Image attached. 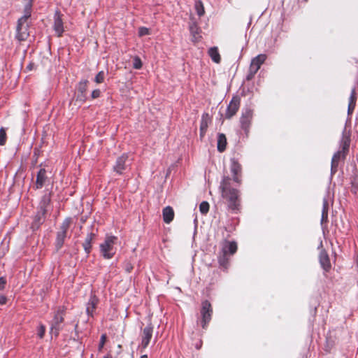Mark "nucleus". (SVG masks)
<instances>
[{
    "label": "nucleus",
    "instance_id": "nucleus-13",
    "mask_svg": "<svg viewBox=\"0 0 358 358\" xmlns=\"http://www.w3.org/2000/svg\"><path fill=\"white\" fill-rule=\"evenodd\" d=\"M53 28L58 36H62L64 31L63 22L60 13L58 12L55 14Z\"/></svg>",
    "mask_w": 358,
    "mask_h": 358
},
{
    "label": "nucleus",
    "instance_id": "nucleus-47",
    "mask_svg": "<svg viewBox=\"0 0 358 358\" xmlns=\"http://www.w3.org/2000/svg\"><path fill=\"white\" fill-rule=\"evenodd\" d=\"M357 264H358V259H357Z\"/></svg>",
    "mask_w": 358,
    "mask_h": 358
},
{
    "label": "nucleus",
    "instance_id": "nucleus-39",
    "mask_svg": "<svg viewBox=\"0 0 358 358\" xmlns=\"http://www.w3.org/2000/svg\"><path fill=\"white\" fill-rule=\"evenodd\" d=\"M100 94H101V92L99 90H94L92 92V99H96V98H98L99 96H100Z\"/></svg>",
    "mask_w": 358,
    "mask_h": 358
},
{
    "label": "nucleus",
    "instance_id": "nucleus-41",
    "mask_svg": "<svg viewBox=\"0 0 358 358\" xmlns=\"http://www.w3.org/2000/svg\"><path fill=\"white\" fill-rule=\"evenodd\" d=\"M6 302V298L3 295L0 296V305L5 304Z\"/></svg>",
    "mask_w": 358,
    "mask_h": 358
},
{
    "label": "nucleus",
    "instance_id": "nucleus-22",
    "mask_svg": "<svg viewBox=\"0 0 358 358\" xmlns=\"http://www.w3.org/2000/svg\"><path fill=\"white\" fill-rule=\"evenodd\" d=\"M50 202V195H45L43 196L40 204H39V210H41L42 215H45L47 212V207L48 206Z\"/></svg>",
    "mask_w": 358,
    "mask_h": 358
},
{
    "label": "nucleus",
    "instance_id": "nucleus-28",
    "mask_svg": "<svg viewBox=\"0 0 358 358\" xmlns=\"http://www.w3.org/2000/svg\"><path fill=\"white\" fill-rule=\"evenodd\" d=\"M194 8L196 10V12L199 16H203L205 13L204 6L203 3L198 0L196 1L194 4Z\"/></svg>",
    "mask_w": 358,
    "mask_h": 358
},
{
    "label": "nucleus",
    "instance_id": "nucleus-4",
    "mask_svg": "<svg viewBox=\"0 0 358 358\" xmlns=\"http://www.w3.org/2000/svg\"><path fill=\"white\" fill-rule=\"evenodd\" d=\"M64 309L63 308H59L55 312L51 322L50 334L55 336H57L62 329V324L64 321Z\"/></svg>",
    "mask_w": 358,
    "mask_h": 358
},
{
    "label": "nucleus",
    "instance_id": "nucleus-12",
    "mask_svg": "<svg viewBox=\"0 0 358 358\" xmlns=\"http://www.w3.org/2000/svg\"><path fill=\"white\" fill-rule=\"evenodd\" d=\"M128 159V156L127 155H122L120 157L117 158L115 165L113 167L114 171L119 173L122 174V171L126 168V163Z\"/></svg>",
    "mask_w": 358,
    "mask_h": 358
},
{
    "label": "nucleus",
    "instance_id": "nucleus-20",
    "mask_svg": "<svg viewBox=\"0 0 358 358\" xmlns=\"http://www.w3.org/2000/svg\"><path fill=\"white\" fill-rule=\"evenodd\" d=\"M98 303V299L95 296H92L87 305L86 312L88 315H92L94 309Z\"/></svg>",
    "mask_w": 358,
    "mask_h": 358
},
{
    "label": "nucleus",
    "instance_id": "nucleus-43",
    "mask_svg": "<svg viewBox=\"0 0 358 358\" xmlns=\"http://www.w3.org/2000/svg\"><path fill=\"white\" fill-rule=\"evenodd\" d=\"M220 264H221L222 265H224V260L220 259Z\"/></svg>",
    "mask_w": 358,
    "mask_h": 358
},
{
    "label": "nucleus",
    "instance_id": "nucleus-25",
    "mask_svg": "<svg viewBox=\"0 0 358 358\" xmlns=\"http://www.w3.org/2000/svg\"><path fill=\"white\" fill-rule=\"evenodd\" d=\"M87 83L88 82L87 80H84L81 81L78 85V91L80 94H78V97L80 100H85V93L87 88Z\"/></svg>",
    "mask_w": 358,
    "mask_h": 358
},
{
    "label": "nucleus",
    "instance_id": "nucleus-26",
    "mask_svg": "<svg viewBox=\"0 0 358 358\" xmlns=\"http://www.w3.org/2000/svg\"><path fill=\"white\" fill-rule=\"evenodd\" d=\"M355 103H356V93L355 90L353 89L351 92V94L349 99V104H348V114L352 113L355 107Z\"/></svg>",
    "mask_w": 358,
    "mask_h": 358
},
{
    "label": "nucleus",
    "instance_id": "nucleus-21",
    "mask_svg": "<svg viewBox=\"0 0 358 358\" xmlns=\"http://www.w3.org/2000/svg\"><path fill=\"white\" fill-rule=\"evenodd\" d=\"M237 250V245L235 242H227L222 248L224 255L229 253L234 255Z\"/></svg>",
    "mask_w": 358,
    "mask_h": 358
},
{
    "label": "nucleus",
    "instance_id": "nucleus-1",
    "mask_svg": "<svg viewBox=\"0 0 358 358\" xmlns=\"http://www.w3.org/2000/svg\"><path fill=\"white\" fill-rule=\"evenodd\" d=\"M220 188L222 189V196L227 200L229 208L232 210L237 209L239 206L238 191L230 187L229 178H225L223 179Z\"/></svg>",
    "mask_w": 358,
    "mask_h": 358
},
{
    "label": "nucleus",
    "instance_id": "nucleus-35",
    "mask_svg": "<svg viewBox=\"0 0 358 358\" xmlns=\"http://www.w3.org/2000/svg\"><path fill=\"white\" fill-rule=\"evenodd\" d=\"M106 341V334H103L101 336L100 343L99 345V351H101L102 350V348H103Z\"/></svg>",
    "mask_w": 358,
    "mask_h": 358
},
{
    "label": "nucleus",
    "instance_id": "nucleus-18",
    "mask_svg": "<svg viewBox=\"0 0 358 358\" xmlns=\"http://www.w3.org/2000/svg\"><path fill=\"white\" fill-rule=\"evenodd\" d=\"M44 216L45 215H42L41 210H38L31 224V228L34 231L38 229L40 225L43 222Z\"/></svg>",
    "mask_w": 358,
    "mask_h": 358
},
{
    "label": "nucleus",
    "instance_id": "nucleus-36",
    "mask_svg": "<svg viewBox=\"0 0 358 358\" xmlns=\"http://www.w3.org/2000/svg\"><path fill=\"white\" fill-rule=\"evenodd\" d=\"M349 143H350V140H349L348 136H344L343 137V151L342 152L343 153L345 152V150L348 149Z\"/></svg>",
    "mask_w": 358,
    "mask_h": 358
},
{
    "label": "nucleus",
    "instance_id": "nucleus-46",
    "mask_svg": "<svg viewBox=\"0 0 358 358\" xmlns=\"http://www.w3.org/2000/svg\"><path fill=\"white\" fill-rule=\"evenodd\" d=\"M120 348H121V345H118V349H120Z\"/></svg>",
    "mask_w": 358,
    "mask_h": 358
},
{
    "label": "nucleus",
    "instance_id": "nucleus-3",
    "mask_svg": "<svg viewBox=\"0 0 358 358\" xmlns=\"http://www.w3.org/2000/svg\"><path fill=\"white\" fill-rule=\"evenodd\" d=\"M117 241V238L114 236H107L103 243L100 245V252L105 259H111L115 254L116 249L115 245Z\"/></svg>",
    "mask_w": 358,
    "mask_h": 358
},
{
    "label": "nucleus",
    "instance_id": "nucleus-9",
    "mask_svg": "<svg viewBox=\"0 0 358 358\" xmlns=\"http://www.w3.org/2000/svg\"><path fill=\"white\" fill-rule=\"evenodd\" d=\"M239 106L240 99L238 97H233L227 107L225 114L226 118L229 119L234 116L238 111Z\"/></svg>",
    "mask_w": 358,
    "mask_h": 358
},
{
    "label": "nucleus",
    "instance_id": "nucleus-11",
    "mask_svg": "<svg viewBox=\"0 0 358 358\" xmlns=\"http://www.w3.org/2000/svg\"><path fill=\"white\" fill-rule=\"evenodd\" d=\"M252 117V111L251 110L247 109L243 114L241 117V127L245 131H248L250 122Z\"/></svg>",
    "mask_w": 358,
    "mask_h": 358
},
{
    "label": "nucleus",
    "instance_id": "nucleus-15",
    "mask_svg": "<svg viewBox=\"0 0 358 358\" xmlns=\"http://www.w3.org/2000/svg\"><path fill=\"white\" fill-rule=\"evenodd\" d=\"M320 262L322 268L325 271H328L331 267L330 260L327 253L325 251H322L320 254Z\"/></svg>",
    "mask_w": 358,
    "mask_h": 358
},
{
    "label": "nucleus",
    "instance_id": "nucleus-32",
    "mask_svg": "<svg viewBox=\"0 0 358 358\" xmlns=\"http://www.w3.org/2000/svg\"><path fill=\"white\" fill-rule=\"evenodd\" d=\"M133 67L136 69H140L142 67V62L138 57L134 58Z\"/></svg>",
    "mask_w": 358,
    "mask_h": 358
},
{
    "label": "nucleus",
    "instance_id": "nucleus-33",
    "mask_svg": "<svg viewBox=\"0 0 358 358\" xmlns=\"http://www.w3.org/2000/svg\"><path fill=\"white\" fill-rule=\"evenodd\" d=\"M328 216L327 203L326 201L324 202V206L322 209V220H327Z\"/></svg>",
    "mask_w": 358,
    "mask_h": 358
},
{
    "label": "nucleus",
    "instance_id": "nucleus-29",
    "mask_svg": "<svg viewBox=\"0 0 358 358\" xmlns=\"http://www.w3.org/2000/svg\"><path fill=\"white\" fill-rule=\"evenodd\" d=\"M343 154V153L341 151H338L333 156L331 161V171H335L334 169L337 166L338 162Z\"/></svg>",
    "mask_w": 358,
    "mask_h": 358
},
{
    "label": "nucleus",
    "instance_id": "nucleus-38",
    "mask_svg": "<svg viewBox=\"0 0 358 358\" xmlns=\"http://www.w3.org/2000/svg\"><path fill=\"white\" fill-rule=\"evenodd\" d=\"M138 34L140 36L148 35L149 34V29L146 27H141L138 30Z\"/></svg>",
    "mask_w": 358,
    "mask_h": 358
},
{
    "label": "nucleus",
    "instance_id": "nucleus-42",
    "mask_svg": "<svg viewBox=\"0 0 358 358\" xmlns=\"http://www.w3.org/2000/svg\"><path fill=\"white\" fill-rule=\"evenodd\" d=\"M140 358H148V355H143Z\"/></svg>",
    "mask_w": 358,
    "mask_h": 358
},
{
    "label": "nucleus",
    "instance_id": "nucleus-6",
    "mask_svg": "<svg viewBox=\"0 0 358 358\" xmlns=\"http://www.w3.org/2000/svg\"><path fill=\"white\" fill-rule=\"evenodd\" d=\"M71 222V218H66L62 223L60 231L57 233L56 240V247L57 249H59L63 245L64 239L66 236V231L70 227Z\"/></svg>",
    "mask_w": 358,
    "mask_h": 358
},
{
    "label": "nucleus",
    "instance_id": "nucleus-8",
    "mask_svg": "<svg viewBox=\"0 0 358 358\" xmlns=\"http://www.w3.org/2000/svg\"><path fill=\"white\" fill-rule=\"evenodd\" d=\"M152 332L153 327L151 324H149L146 327L143 329L141 334V343L139 345L140 348L144 350L148 347L152 338Z\"/></svg>",
    "mask_w": 358,
    "mask_h": 358
},
{
    "label": "nucleus",
    "instance_id": "nucleus-14",
    "mask_svg": "<svg viewBox=\"0 0 358 358\" xmlns=\"http://www.w3.org/2000/svg\"><path fill=\"white\" fill-rule=\"evenodd\" d=\"M162 215L164 222L169 224L173 220L174 211L171 207L166 206L163 209Z\"/></svg>",
    "mask_w": 358,
    "mask_h": 358
},
{
    "label": "nucleus",
    "instance_id": "nucleus-2",
    "mask_svg": "<svg viewBox=\"0 0 358 358\" xmlns=\"http://www.w3.org/2000/svg\"><path fill=\"white\" fill-rule=\"evenodd\" d=\"M30 15V7H27L24 15L18 20L16 38L20 41H25L29 36L28 32V19Z\"/></svg>",
    "mask_w": 358,
    "mask_h": 358
},
{
    "label": "nucleus",
    "instance_id": "nucleus-17",
    "mask_svg": "<svg viewBox=\"0 0 358 358\" xmlns=\"http://www.w3.org/2000/svg\"><path fill=\"white\" fill-rule=\"evenodd\" d=\"M210 122V118L208 114H203L202 115L201 124H200V133L201 136H203L204 134L206 131V129L208 127L209 123Z\"/></svg>",
    "mask_w": 358,
    "mask_h": 358
},
{
    "label": "nucleus",
    "instance_id": "nucleus-23",
    "mask_svg": "<svg viewBox=\"0 0 358 358\" xmlns=\"http://www.w3.org/2000/svg\"><path fill=\"white\" fill-rule=\"evenodd\" d=\"M208 55L214 62L217 64L220 62L221 57L217 47L210 48L208 50Z\"/></svg>",
    "mask_w": 358,
    "mask_h": 358
},
{
    "label": "nucleus",
    "instance_id": "nucleus-19",
    "mask_svg": "<svg viewBox=\"0 0 358 358\" xmlns=\"http://www.w3.org/2000/svg\"><path fill=\"white\" fill-rule=\"evenodd\" d=\"M189 31L192 37V41L194 42H197L200 38V29L198 27L196 23H192L189 26Z\"/></svg>",
    "mask_w": 358,
    "mask_h": 358
},
{
    "label": "nucleus",
    "instance_id": "nucleus-16",
    "mask_svg": "<svg viewBox=\"0 0 358 358\" xmlns=\"http://www.w3.org/2000/svg\"><path fill=\"white\" fill-rule=\"evenodd\" d=\"M241 165L234 159H231V171L234 174V180L236 182H240V180L238 177V173L241 172Z\"/></svg>",
    "mask_w": 358,
    "mask_h": 358
},
{
    "label": "nucleus",
    "instance_id": "nucleus-5",
    "mask_svg": "<svg viewBox=\"0 0 358 358\" xmlns=\"http://www.w3.org/2000/svg\"><path fill=\"white\" fill-rule=\"evenodd\" d=\"M266 59V55L264 54H261L255 57L252 59L250 69H249V73L247 76V78L248 80L253 78V76L255 75V73L258 71V70L260 69L261 65L265 62Z\"/></svg>",
    "mask_w": 358,
    "mask_h": 358
},
{
    "label": "nucleus",
    "instance_id": "nucleus-37",
    "mask_svg": "<svg viewBox=\"0 0 358 358\" xmlns=\"http://www.w3.org/2000/svg\"><path fill=\"white\" fill-rule=\"evenodd\" d=\"M45 327L43 325H40L38 329V336L42 338L45 334Z\"/></svg>",
    "mask_w": 358,
    "mask_h": 358
},
{
    "label": "nucleus",
    "instance_id": "nucleus-27",
    "mask_svg": "<svg viewBox=\"0 0 358 358\" xmlns=\"http://www.w3.org/2000/svg\"><path fill=\"white\" fill-rule=\"evenodd\" d=\"M226 145H227L226 136L223 134H220L218 136V139H217V150L222 152L225 150Z\"/></svg>",
    "mask_w": 358,
    "mask_h": 358
},
{
    "label": "nucleus",
    "instance_id": "nucleus-7",
    "mask_svg": "<svg viewBox=\"0 0 358 358\" xmlns=\"http://www.w3.org/2000/svg\"><path fill=\"white\" fill-rule=\"evenodd\" d=\"M213 313V309L209 301H204L202 303V307L201 310V315L202 317V327L206 328L207 324L211 320V315Z\"/></svg>",
    "mask_w": 358,
    "mask_h": 358
},
{
    "label": "nucleus",
    "instance_id": "nucleus-40",
    "mask_svg": "<svg viewBox=\"0 0 358 358\" xmlns=\"http://www.w3.org/2000/svg\"><path fill=\"white\" fill-rule=\"evenodd\" d=\"M6 280L4 278H0V290L4 289Z\"/></svg>",
    "mask_w": 358,
    "mask_h": 358
},
{
    "label": "nucleus",
    "instance_id": "nucleus-34",
    "mask_svg": "<svg viewBox=\"0 0 358 358\" xmlns=\"http://www.w3.org/2000/svg\"><path fill=\"white\" fill-rule=\"evenodd\" d=\"M104 80V72L100 71L95 77V82L96 83H101Z\"/></svg>",
    "mask_w": 358,
    "mask_h": 358
},
{
    "label": "nucleus",
    "instance_id": "nucleus-44",
    "mask_svg": "<svg viewBox=\"0 0 358 358\" xmlns=\"http://www.w3.org/2000/svg\"><path fill=\"white\" fill-rule=\"evenodd\" d=\"M103 358H112V357L110 355H107V356L104 357Z\"/></svg>",
    "mask_w": 358,
    "mask_h": 358
},
{
    "label": "nucleus",
    "instance_id": "nucleus-24",
    "mask_svg": "<svg viewBox=\"0 0 358 358\" xmlns=\"http://www.w3.org/2000/svg\"><path fill=\"white\" fill-rule=\"evenodd\" d=\"M94 236H95L94 233H92V232L90 233L87 236V237L83 244L84 250L87 253H90V252L91 247H92L91 243H92V241L94 239Z\"/></svg>",
    "mask_w": 358,
    "mask_h": 358
},
{
    "label": "nucleus",
    "instance_id": "nucleus-30",
    "mask_svg": "<svg viewBox=\"0 0 358 358\" xmlns=\"http://www.w3.org/2000/svg\"><path fill=\"white\" fill-rule=\"evenodd\" d=\"M200 212L202 214H206L209 210V204L206 201H203L199 206Z\"/></svg>",
    "mask_w": 358,
    "mask_h": 358
},
{
    "label": "nucleus",
    "instance_id": "nucleus-45",
    "mask_svg": "<svg viewBox=\"0 0 358 358\" xmlns=\"http://www.w3.org/2000/svg\"><path fill=\"white\" fill-rule=\"evenodd\" d=\"M131 269V266H130V267L127 268V270L128 271H129Z\"/></svg>",
    "mask_w": 358,
    "mask_h": 358
},
{
    "label": "nucleus",
    "instance_id": "nucleus-10",
    "mask_svg": "<svg viewBox=\"0 0 358 358\" xmlns=\"http://www.w3.org/2000/svg\"><path fill=\"white\" fill-rule=\"evenodd\" d=\"M48 176L46 170L44 168L40 169L36 175V180L35 182L36 189H41L43 187L45 182L48 181Z\"/></svg>",
    "mask_w": 358,
    "mask_h": 358
},
{
    "label": "nucleus",
    "instance_id": "nucleus-31",
    "mask_svg": "<svg viewBox=\"0 0 358 358\" xmlns=\"http://www.w3.org/2000/svg\"><path fill=\"white\" fill-rule=\"evenodd\" d=\"M6 141V133L3 128L0 129V145H3Z\"/></svg>",
    "mask_w": 358,
    "mask_h": 358
}]
</instances>
